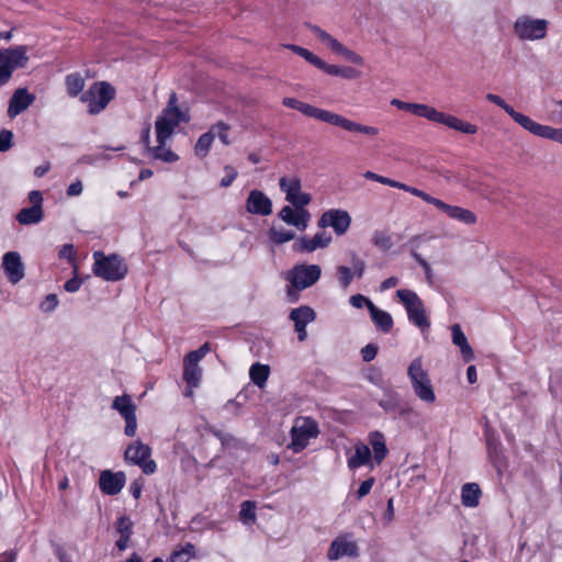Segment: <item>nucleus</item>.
<instances>
[{
	"instance_id": "f257e3e1",
	"label": "nucleus",
	"mask_w": 562,
	"mask_h": 562,
	"mask_svg": "<svg viewBox=\"0 0 562 562\" xmlns=\"http://www.w3.org/2000/svg\"><path fill=\"white\" fill-rule=\"evenodd\" d=\"M282 103L286 108L295 109L308 117L340 127L346 132L361 134L370 138H374L380 134V130L376 126L362 124L341 114L302 102L295 98H284Z\"/></svg>"
},
{
	"instance_id": "f03ea898",
	"label": "nucleus",
	"mask_w": 562,
	"mask_h": 562,
	"mask_svg": "<svg viewBox=\"0 0 562 562\" xmlns=\"http://www.w3.org/2000/svg\"><path fill=\"white\" fill-rule=\"evenodd\" d=\"M391 105L398 110L412 113L417 117L426 119L430 122L443 124L447 127L468 135L477 133V126L470 122L463 121L452 114L438 111L436 108L425 103L405 102L400 99H392Z\"/></svg>"
},
{
	"instance_id": "7ed1b4c3",
	"label": "nucleus",
	"mask_w": 562,
	"mask_h": 562,
	"mask_svg": "<svg viewBox=\"0 0 562 562\" xmlns=\"http://www.w3.org/2000/svg\"><path fill=\"white\" fill-rule=\"evenodd\" d=\"M190 120L189 112L178 106V100L172 93L168 100L167 106L157 116L155 122L156 139L164 140L170 139L176 128L181 123H187Z\"/></svg>"
},
{
	"instance_id": "20e7f679",
	"label": "nucleus",
	"mask_w": 562,
	"mask_h": 562,
	"mask_svg": "<svg viewBox=\"0 0 562 562\" xmlns=\"http://www.w3.org/2000/svg\"><path fill=\"white\" fill-rule=\"evenodd\" d=\"M396 296L404 305L408 321L418 327L420 333L426 336L430 328V321L420 297L416 292L407 289L397 290Z\"/></svg>"
},
{
	"instance_id": "39448f33",
	"label": "nucleus",
	"mask_w": 562,
	"mask_h": 562,
	"mask_svg": "<svg viewBox=\"0 0 562 562\" xmlns=\"http://www.w3.org/2000/svg\"><path fill=\"white\" fill-rule=\"evenodd\" d=\"M319 435V427L315 419L307 416H299L293 420L290 436L291 441L288 448L294 452L300 453Z\"/></svg>"
},
{
	"instance_id": "423d86ee",
	"label": "nucleus",
	"mask_w": 562,
	"mask_h": 562,
	"mask_svg": "<svg viewBox=\"0 0 562 562\" xmlns=\"http://www.w3.org/2000/svg\"><path fill=\"white\" fill-rule=\"evenodd\" d=\"M93 259L92 272L105 281H120L127 273V266L117 255L106 256L102 251H95L93 252Z\"/></svg>"
},
{
	"instance_id": "0eeeda50",
	"label": "nucleus",
	"mask_w": 562,
	"mask_h": 562,
	"mask_svg": "<svg viewBox=\"0 0 562 562\" xmlns=\"http://www.w3.org/2000/svg\"><path fill=\"white\" fill-rule=\"evenodd\" d=\"M210 351V345L206 342L199 349L189 352L183 359V381L187 384L184 395L188 397L193 396V390L200 385L202 379V369L200 361Z\"/></svg>"
},
{
	"instance_id": "6e6552de",
	"label": "nucleus",
	"mask_w": 562,
	"mask_h": 562,
	"mask_svg": "<svg viewBox=\"0 0 562 562\" xmlns=\"http://www.w3.org/2000/svg\"><path fill=\"white\" fill-rule=\"evenodd\" d=\"M114 95L115 89L109 82L98 81L81 94L80 100L87 104L90 114H99L113 100Z\"/></svg>"
},
{
	"instance_id": "1a4fd4ad",
	"label": "nucleus",
	"mask_w": 562,
	"mask_h": 562,
	"mask_svg": "<svg viewBox=\"0 0 562 562\" xmlns=\"http://www.w3.org/2000/svg\"><path fill=\"white\" fill-rule=\"evenodd\" d=\"M27 61L26 46L0 49V87L10 80L14 70L25 67Z\"/></svg>"
},
{
	"instance_id": "9d476101",
	"label": "nucleus",
	"mask_w": 562,
	"mask_h": 562,
	"mask_svg": "<svg viewBox=\"0 0 562 562\" xmlns=\"http://www.w3.org/2000/svg\"><path fill=\"white\" fill-rule=\"evenodd\" d=\"M549 22L544 19H533L529 15L517 18L514 23V34L520 41H540L547 36Z\"/></svg>"
},
{
	"instance_id": "9b49d317",
	"label": "nucleus",
	"mask_w": 562,
	"mask_h": 562,
	"mask_svg": "<svg viewBox=\"0 0 562 562\" xmlns=\"http://www.w3.org/2000/svg\"><path fill=\"white\" fill-rule=\"evenodd\" d=\"M310 31L313 33L315 38L326 48L330 49L333 53L342 56L347 61L356 64L358 66L364 65V59L352 49L346 47L341 44L337 38H335L327 31L323 30L317 25H310Z\"/></svg>"
},
{
	"instance_id": "f8f14e48",
	"label": "nucleus",
	"mask_w": 562,
	"mask_h": 562,
	"mask_svg": "<svg viewBox=\"0 0 562 562\" xmlns=\"http://www.w3.org/2000/svg\"><path fill=\"white\" fill-rule=\"evenodd\" d=\"M322 269L318 265H296L288 273V281L296 291L314 285L321 278Z\"/></svg>"
},
{
	"instance_id": "ddd939ff",
	"label": "nucleus",
	"mask_w": 562,
	"mask_h": 562,
	"mask_svg": "<svg viewBox=\"0 0 562 562\" xmlns=\"http://www.w3.org/2000/svg\"><path fill=\"white\" fill-rule=\"evenodd\" d=\"M151 449L140 440H135L125 450V460L128 463L138 465L145 474L156 472V462L150 459Z\"/></svg>"
},
{
	"instance_id": "4468645a",
	"label": "nucleus",
	"mask_w": 562,
	"mask_h": 562,
	"mask_svg": "<svg viewBox=\"0 0 562 562\" xmlns=\"http://www.w3.org/2000/svg\"><path fill=\"white\" fill-rule=\"evenodd\" d=\"M115 409L125 420L124 434L134 437L137 429L136 405L130 395L115 396L112 402Z\"/></svg>"
},
{
	"instance_id": "2eb2a0df",
	"label": "nucleus",
	"mask_w": 562,
	"mask_h": 562,
	"mask_svg": "<svg viewBox=\"0 0 562 562\" xmlns=\"http://www.w3.org/2000/svg\"><path fill=\"white\" fill-rule=\"evenodd\" d=\"M281 191L285 194V200L294 207H305L311 202V195L302 191L301 181L296 177H282L279 181Z\"/></svg>"
},
{
	"instance_id": "dca6fc26",
	"label": "nucleus",
	"mask_w": 562,
	"mask_h": 562,
	"mask_svg": "<svg viewBox=\"0 0 562 562\" xmlns=\"http://www.w3.org/2000/svg\"><path fill=\"white\" fill-rule=\"evenodd\" d=\"M351 216L346 210L330 209L322 214L318 220V227H331L336 235H344L350 227Z\"/></svg>"
},
{
	"instance_id": "f3484780",
	"label": "nucleus",
	"mask_w": 562,
	"mask_h": 562,
	"mask_svg": "<svg viewBox=\"0 0 562 562\" xmlns=\"http://www.w3.org/2000/svg\"><path fill=\"white\" fill-rule=\"evenodd\" d=\"M333 238L326 232H318L313 237L301 236L292 245V249L299 254H311L317 249L326 248Z\"/></svg>"
},
{
	"instance_id": "a211bd4d",
	"label": "nucleus",
	"mask_w": 562,
	"mask_h": 562,
	"mask_svg": "<svg viewBox=\"0 0 562 562\" xmlns=\"http://www.w3.org/2000/svg\"><path fill=\"white\" fill-rule=\"evenodd\" d=\"M289 317L294 324L299 340L304 341L307 338L306 326L316 319L315 311L307 305H301L291 310Z\"/></svg>"
},
{
	"instance_id": "6ab92c4d",
	"label": "nucleus",
	"mask_w": 562,
	"mask_h": 562,
	"mask_svg": "<svg viewBox=\"0 0 562 562\" xmlns=\"http://www.w3.org/2000/svg\"><path fill=\"white\" fill-rule=\"evenodd\" d=\"M2 267L7 278L13 284L24 278V265L18 251H8L2 257Z\"/></svg>"
},
{
	"instance_id": "aec40b11",
	"label": "nucleus",
	"mask_w": 562,
	"mask_h": 562,
	"mask_svg": "<svg viewBox=\"0 0 562 562\" xmlns=\"http://www.w3.org/2000/svg\"><path fill=\"white\" fill-rule=\"evenodd\" d=\"M142 138H143L144 144L147 147L148 153L150 154V156L154 159L161 160L164 162H175L179 159V156L176 153H173L170 149V147L167 146V142L169 139H164V140L156 139L157 145L149 146V138H150V130L149 128H147L143 133Z\"/></svg>"
},
{
	"instance_id": "412c9836",
	"label": "nucleus",
	"mask_w": 562,
	"mask_h": 562,
	"mask_svg": "<svg viewBox=\"0 0 562 562\" xmlns=\"http://www.w3.org/2000/svg\"><path fill=\"white\" fill-rule=\"evenodd\" d=\"M246 210L250 214L268 216L272 213V202L260 190H251L246 200Z\"/></svg>"
},
{
	"instance_id": "4be33fe9",
	"label": "nucleus",
	"mask_w": 562,
	"mask_h": 562,
	"mask_svg": "<svg viewBox=\"0 0 562 562\" xmlns=\"http://www.w3.org/2000/svg\"><path fill=\"white\" fill-rule=\"evenodd\" d=\"M522 128L528 133L538 136L543 139L553 140L560 145H562V128H557L550 125L541 124L533 121L530 116H528L526 123Z\"/></svg>"
},
{
	"instance_id": "5701e85b",
	"label": "nucleus",
	"mask_w": 562,
	"mask_h": 562,
	"mask_svg": "<svg viewBox=\"0 0 562 562\" xmlns=\"http://www.w3.org/2000/svg\"><path fill=\"white\" fill-rule=\"evenodd\" d=\"M125 474L123 472H112L104 470L100 473L99 487L105 495L119 494L125 485Z\"/></svg>"
},
{
	"instance_id": "b1692460",
	"label": "nucleus",
	"mask_w": 562,
	"mask_h": 562,
	"mask_svg": "<svg viewBox=\"0 0 562 562\" xmlns=\"http://www.w3.org/2000/svg\"><path fill=\"white\" fill-rule=\"evenodd\" d=\"M279 217L286 223L303 232L307 228L311 214L304 207L293 209L289 205L283 206L279 212Z\"/></svg>"
},
{
	"instance_id": "393cba45",
	"label": "nucleus",
	"mask_w": 562,
	"mask_h": 562,
	"mask_svg": "<svg viewBox=\"0 0 562 562\" xmlns=\"http://www.w3.org/2000/svg\"><path fill=\"white\" fill-rule=\"evenodd\" d=\"M358 554V547L355 541L347 536L336 538L327 552V558L330 561L338 560L344 557H356Z\"/></svg>"
},
{
	"instance_id": "a878e982",
	"label": "nucleus",
	"mask_w": 562,
	"mask_h": 562,
	"mask_svg": "<svg viewBox=\"0 0 562 562\" xmlns=\"http://www.w3.org/2000/svg\"><path fill=\"white\" fill-rule=\"evenodd\" d=\"M366 270V263L363 260L355 257L352 260V269L346 266H338L336 269L337 280L341 289H347L353 278H362Z\"/></svg>"
},
{
	"instance_id": "bb28decb",
	"label": "nucleus",
	"mask_w": 562,
	"mask_h": 562,
	"mask_svg": "<svg viewBox=\"0 0 562 562\" xmlns=\"http://www.w3.org/2000/svg\"><path fill=\"white\" fill-rule=\"evenodd\" d=\"M347 465L349 470H356L360 467H368L371 470L374 469V462L372 460V452L368 445L359 441L355 445V451L347 459Z\"/></svg>"
},
{
	"instance_id": "cd10ccee",
	"label": "nucleus",
	"mask_w": 562,
	"mask_h": 562,
	"mask_svg": "<svg viewBox=\"0 0 562 562\" xmlns=\"http://www.w3.org/2000/svg\"><path fill=\"white\" fill-rule=\"evenodd\" d=\"M34 99V95L24 88L15 90L9 101L8 115L11 119L15 117L25 111L33 103Z\"/></svg>"
},
{
	"instance_id": "c85d7f7f",
	"label": "nucleus",
	"mask_w": 562,
	"mask_h": 562,
	"mask_svg": "<svg viewBox=\"0 0 562 562\" xmlns=\"http://www.w3.org/2000/svg\"><path fill=\"white\" fill-rule=\"evenodd\" d=\"M369 443L372 447L374 464H381L389 453L384 436L379 431L370 432Z\"/></svg>"
},
{
	"instance_id": "c756f323",
	"label": "nucleus",
	"mask_w": 562,
	"mask_h": 562,
	"mask_svg": "<svg viewBox=\"0 0 562 562\" xmlns=\"http://www.w3.org/2000/svg\"><path fill=\"white\" fill-rule=\"evenodd\" d=\"M440 211H442L445 214H447L449 217L457 220L464 224H474L476 222V216L473 212L470 210L457 206V205H450L445 202H442V206L440 207Z\"/></svg>"
},
{
	"instance_id": "7c9ffc66",
	"label": "nucleus",
	"mask_w": 562,
	"mask_h": 562,
	"mask_svg": "<svg viewBox=\"0 0 562 562\" xmlns=\"http://www.w3.org/2000/svg\"><path fill=\"white\" fill-rule=\"evenodd\" d=\"M411 386L416 397L425 404L431 405L436 402L437 396L431 383V379L411 384Z\"/></svg>"
},
{
	"instance_id": "2f4dec72",
	"label": "nucleus",
	"mask_w": 562,
	"mask_h": 562,
	"mask_svg": "<svg viewBox=\"0 0 562 562\" xmlns=\"http://www.w3.org/2000/svg\"><path fill=\"white\" fill-rule=\"evenodd\" d=\"M486 99L490 102H492V103L496 104L497 106H499L501 109H503L513 119V121L515 123H517L520 127L524 126V124L526 123V121L528 119V115L516 111L512 105H509L503 98H501L497 94L487 93Z\"/></svg>"
},
{
	"instance_id": "473e14b6",
	"label": "nucleus",
	"mask_w": 562,
	"mask_h": 562,
	"mask_svg": "<svg viewBox=\"0 0 562 562\" xmlns=\"http://www.w3.org/2000/svg\"><path fill=\"white\" fill-rule=\"evenodd\" d=\"M15 218L21 225L38 224L44 218L43 206L36 205V206L23 207L19 211Z\"/></svg>"
},
{
	"instance_id": "72a5a7b5",
	"label": "nucleus",
	"mask_w": 562,
	"mask_h": 562,
	"mask_svg": "<svg viewBox=\"0 0 562 562\" xmlns=\"http://www.w3.org/2000/svg\"><path fill=\"white\" fill-rule=\"evenodd\" d=\"M452 342L460 348L461 355L464 361H471L474 359V353L471 346L468 342L465 335L463 334L460 325L456 324L451 327Z\"/></svg>"
},
{
	"instance_id": "f704fd0d",
	"label": "nucleus",
	"mask_w": 562,
	"mask_h": 562,
	"mask_svg": "<svg viewBox=\"0 0 562 562\" xmlns=\"http://www.w3.org/2000/svg\"><path fill=\"white\" fill-rule=\"evenodd\" d=\"M318 69L323 70L327 75L341 77L344 79H357L361 76V72L352 67H340L333 64L322 61Z\"/></svg>"
},
{
	"instance_id": "c9c22d12",
	"label": "nucleus",
	"mask_w": 562,
	"mask_h": 562,
	"mask_svg": "<svg viewBox=\"0 0 562 562\" xmlns=\"http://www.w3.org/2000/svg\"><path fill=\"white\" fill-rule=\"evenodd\" d=\"M481 495V488L476 483H465L461 487V502L465 507H476L480 503Z\"/></svg>"
},
{
	"instance_id": "e433bc0d",
	"label": "nucleus",
	"mask_w": 562,
	"mask_h": 562,
	"mask_svg": "<svg viewBox=\"0 0 562 562\" xmlns=\"http://www.w3.org/2000/svg\"><path fill=\"white\" fill-rule=\"evenodd\" d=\"M370 315L372 322L383 333H390L392 330L394 323L389 312L383 311L374 305L371 306Z\"/></svg>"
},
{
	"instance_id": "4c0bfd02",
	"label": "nucleus",
	"mask_w": 562,
	"mask_h": 562,
	"mask_svg": "<svg viewBox=\"0 0 562 562\" xmlns=\"http://www.w3.org/2000/svg\"><path fill=\"white\" fill-rule=\"evenodd\" d=\"M407 376L411 384L422 382L430 379L428 371L424 368V361L422 357H417L408 364Z\"/></svg>"
},
{
	"instance_id": "58836bf2",
	"label": "nucleus",
	"mask_w": 562,
	"mask_h": 562,
	"mask_svg": "<svg viewBox=\"0 0 562 562\" xmlns=\"http://www.w3.org/2000/svg\"><path fill=\"white\" fill-rule=\"evenodd\" d=\"M269 373V367L261 363H255L249 369L250 380L260 389L266 385Z\"/></svg>"
},
{
	"instance_id": "ea45409f",
	"label": "nucleus",
	"mask_w": 562,
	"mask_h": 562,
	"mask_svg": "<svg viewBox=\"0 0 562 562\" xmlns=\"http://www.w3.org/2000/svg\"><path fill=\"white\" fill-rule=\"evenodd\" d=\"M67 93L70 97L79 95L85 88V79L79 74H70L65 79Z\"/></svg>"
},
{
	"instance_id": "a19ab883",
	"label": "nucleus",
	"mask_w": 562,
	"mask_h": 562,
	"mask_svg": "<svg viewBox=\"0 0 562 562\" xmlns=\"http://www.w3.org/2000/svg\"><path fill=\"white\" fill-rule=\"evenodd\" d=\"M213 140H214V137H213V133H211V131L202 134L198 138L195 146H194L195 155L200 158H204L209 154Z\"/></svg>"
},
{
	"instance_id": "79ce46f5",
	"label": "nucleus",
	"mask_w": 562,
	"mask_h": 562,
	"mask_svg": "<svg viewBox=\"0 0 562 562\" xmlns=\"http://www.w3.org/2000/svg\"><path fill=\"white\" fill-rule=\"evenodd\" d=\"M268 235L270 240L278 245L295 239V234L283 227H271Z\"/></svg>"
},
{
	"instance_id": "37998d69",
	"label": "nucleus",
	"mask_w": 562,
	"mask_h": 562,
	"mask_svg": "<svg viewBox=\"0 0 562 562\" xmlns=\"http://www.w3.org/2000/svg\"><path fill=\"white\" fill-rule=\"evenodd\" d=\"M285 48L292 50L293 53L297 54L299 56L303 57L306 61L312 64L315 67H319L321 63L323 61L322 58H319L317 55L313 54L308 49L301 47L299 45L294 44H286L284 45Z\"/></svg>"
},
{
	"instance_id": "c03bdc74",
	"label": "nucleus",
	"mask_w": 562,
	"mask_h": 562,
	"mask_svg": "<svg viewBox=\"0 0 562 562\" xmlns=\"http://www.w3.org/2000/svg\"><path fill=\"white\" fill-rule=\"evenodd\" d=\"M240 520L245 525H251L256 521V504L251 501H245L240 505Z\"/></svg>"
},
{
	"instance_id": "a18cd8bd",
	"label": "nucleus",
	"mask_w": 562,
	"mask_h": 562,
	"mask_svg": "<svg viewBox=\"0 0 562 562\" xmlns=\"http://www.w3.org/2000/svg\"><path fill=\"white\" fill-rule=\"evenodd\" d=\"M372 243L381 250H389L393 246L391 236L382 231H376L373 233Z\"/></svg>"
},
{
	"instance_id": "49530a36",
	"label": "nucleus",
	"mask_w": 562,
	"mask_h": 562,
	"mask_svg": "<svg viewBox=\"0 0 562 562\" xmlns=\"http://www.w3.org/2000/svg\"><path fill=\"white\" fill-rule=\"evenodd\" d=\"M194 554V546L191 543H187L180 550L175 551L170 555V562H188Z\"/></svg>"
},
{
	"instance_id": "de8ad7c7",
	"label": "nucleus",
	"mask_w": 562,
	"mask_h": 562,
	"mask_svg": "<svg viewBox=\"0 0 562 562\" xmlns=\"http://www.w3.org/2000/svg\"><path fill=\"white\" fill-rule=\"evenodd\" d=\"M213 133V137H218L224 145H229L231 140L228 137L229 126L224 122H218L210 128Z\"/></svg>"
},
{
	"instance_id": "09e8293b",
	"label": "nucleus",
	"mask_w": 562,
	"mask_h": 562,
	"mask_svg": "<svg viewBox=\"0 0 562 562\" xmlns=\"http://www.w3.org/2000/svg\"><path fill=\"white\" fill-rule=\"evenodd\" d=\"M349 302L355 308H362L363 306H367L369 312L371 311V306H374L372 301L362 294L351 295Z\"/></svg>"
},
{
	"instance_id": "8fccbe9b",
	"label": "nucleus",
	"mask_w": 562,
	"mask_h": 562,
	"mask_svg": "<svg viewBox=\"0 0 562 562\" xmlns=\"http://www.w3.org/2000/svg\"><path fill=\"white\" fill-rule=\"evenodd\" d=\"M132 521L125 517L121 516L116 521V531L120 536H131L132 535Z\"/></svg>"
},
{
	"instance_id": "3c124183",
	"label": "nucleus",
	"mask_w": 562,
	"mask_h": 562,
	"mask_svg": "<svg viewBox=\"0 0 562 562\" xmlns=\"http://www.w3.org/2000/svg\"><path fill=\"white\" fill-rule=\"evenodd\" d=\"M59 257L76 266V252L72 244H65L59 250Z\"/></svg>"
},
{
	"instance_id": "603ef678",
	"label": "nucleus",
	"mask_w": 562,
	"mask_h": 562,
	"mask_svg": "<svg viewBox=\"0 0 562 562\" xmlns=\"http://www.w3.org/2000/svg\"><path fill=\"white\" fill-rule=\"evenodd\" d=\"M77 273H78V268L77 266H75V269H74V278L69 279L68 281H66V283L64 284V289L69 292V293H75L77 292L81 284H82V281L81 279H79L77 277Z\"/></svg>"
},
{
	"instance_id": "864d4df0",
	"label": "nucleus",
	"mask_w": 562,
	"mask_h": 562,
	"mask_svg": "<svg viewBox=\"0 0 562 562\" xmlns=\"http://www.w3.org/2000/svg\"><path fill=\"white\" fill-rule=\"evenodd\" d=\"M58 305V299L55 294H48L45 300L41 303V310L43 312H53Z\"/></svg>"
},
{
	"instance_id": "5fc2aeb1",
	"label": "nucleus",
	"mask_w": 562,
	"mask_h": 562,
	"mask_svg": "<svg viewBox=\"0 0 562 562\" xmlns=\"http://www.w3.org/2000/svg\"><path fill=\"white\" fill-rule=\"evenodd\" d=\"M224 170H225V173H226V175H225V177L221 180L220 184H221V187H223V188H227V187H229V186L234 182V180L237 178V175H238V173H237L236 169H235V168H233V167H231V166H226V167L224 168Z\"/></svg>"
},
{
	"instance_id": "6e6d98bb",
	"label": "nucleus",
	"mask_w": 562,
	"mask_h": 562,
	"mask_svg": "<svg viewBox=\"0 0 562 562\" xmlns=\"http://www.w3.org/2000/svg\"><path fill=\"white\" fill-rule=\"evenodd\" d=\"M374 482H375L374 477H369V479L364 480L360 484V486L357 491V498L361 499L364 496H367L371 492L372 486L374 485Z\"/></svg>"
},
{
	"instance_id": "4d7b16f0",
	"label": "nucleus",
	"mask_w": 562,
	"mask_h": 562,
	"mask_svg": "<svg viewBox=\"0 0 562 562\" xmlns=\"http://www.w3.org/2000/svg\"><path fill=\"white\" fill-rule=\"evenodd\" d=\"M12 138L11 131L3 130L0 132V151H5L12 146Z\"/></svg>"
},
{
	"instance_id": "13d9d810",
	"label": "nucleus",
	"mask_w": 562,
	"mask_h": 562,
	"mask_svg": "<svg viewBox=\"0 0 562 562\" xmlns=\"http://www.w3.org/2000/svg\"><path fill=\"white\" fill-rule=\"evenodd\" d=\"M378 353V349L374 345L369 344L361 349L362 359L367 362L373 360Z\"/></svg>"
},
{
	"instance_id": "bf43d9fd",
	"label": "nucleus",
	"mask_w": 562,
	"mask_h": 562,
	"mask_svg": "<svg viewBox=\"0 0 562 562\" xmlns=\"http://www.w3.org/2000/svg\"><path fill=\"white\" fill-rule=\"evenodd\" d=\"M83 186L80 180H76L75 182L70 183L67 188V195L68 196H78L82 193Z\"/></svg>"
},
{
	"instance_id": "052dcab7",
	"label": "nucleus",
	"mask_w": 562,
	"mask_h": 562,
	"mask_svg": "<svg viewBox=\"0 0 562 562\" xmlns=\"http://www.w3.org/2000/svg\"><path fill=\"white\" fill-rule=\"evenodd\" d=\"M400 280L398 278L396 277H390L387 279H385L381 284H380V292H384L386 290H390L392 288H395L397 284H398Z\"/></svg>"
},
{
	"instance_id": "680f3d73",
	"label": "nucleus",
	"mask_w": 562,
	"mask_h": 562,
	"mask_svg": "<svg viewBox=\"0 0 562 562\" xmlns=\"http://www.w3.org/2000/svg\"><path fill=\"white\" fill-rule=\"evenodd\" d=\"M29 200L32 203V206H43V195L37 190H33L29 193Z\"/></svg>"
},
{
	"instance_id": "e2e57ef3",
	"label": "nucleus",
	"mask_w": 562,
	"mask_h": 562,
	"mask_svg": "<svg viewBox=\"0 0 562 562\" xmlns=\"http://www.w3.org/2000/svg\"><path fill=\"white\" fill-rule=\"evenodd\" d=\"M420 199L424 200L425 202L429 203V204H432L438 210H440V207L442 206V202H443V201H441V200H439L437 198L431 196L430 194H428L426 192H423Z\"/></svg>"
},
{
	"instance_id": "0e129e2a",
	"label": "nucleus",
	"mask_w": 562,
	"mask_h": 562,
	"mask_svg": "<svg viewBox=\"0 0 562 562\" xmlns=\"http://www.w3.org/2000/svg\"><path fill=\"white\" fill-rule=\"evenodd\" d=\"M50 169L49 162H44L34 169V175L38 178L43 177Z\"/></svg>"
},
{
	"instance_id": "69168bd1",
	"label": "nucleus",
	"mask_w": 562,
	"mask_h": 562,
	"mask_svg": "<svg viewBox=\"0 0 562 562\" xmlns=\"http://www.w3.org/2000/svg\"><path fill=\"white\" fill-rule=\"evenodd\" d=\"M131 536H120V539L116 541V547L120 551H124L128 547Z\"/></svg>"
},
{
	"instance_id": "338daca9",
	"label": "nucleus",
	"mask_w": 562,
	"mask_h": 562,
	"mask_svg": "<svg viewBox=\"0 0 562 562\" xmlns=\"http://www.w3.org/2000/svg\"><path fill=\"white\" fill-rule=\"evenodd\" d=\"M467 378H468V381L473 384L476 382L477 380V373H476V369L474 366H470L467 370Z\"/></svg>"
},
{
	"instance_id": "774afa93",
	"label": "nucleus",
	"mask_w": 562,
	"mask_h": 562,
	"mask_svg": "<svg viewBox=\"0 0 562 562\" xmlns=\"http://www.w3.org/2000/svg\"><path fill=\"white\" fill-rule=\"evenodd\" d=\"M555 110L552 111V115L557 117V120L562 123V99L557 101L555 103Z\"/></svg>"
}]
</instances>
